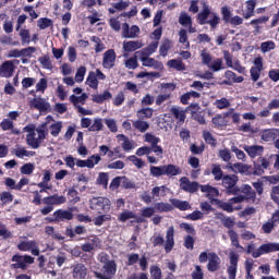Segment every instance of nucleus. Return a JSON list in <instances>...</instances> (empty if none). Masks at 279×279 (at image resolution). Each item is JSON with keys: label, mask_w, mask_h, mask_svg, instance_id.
Masks as SVG:
<instances>
[{"label": "nucleus", "mask_w": 279, "mask_h": 279, "mask_svg": "<svg viewBox=\"0 0 279 279\" xmlns=\"http://www.w3.org/2000/svg\"><path fill=\"white\" fill-rule=\"evenodd\" d=\"M230 114H232V111H227L222 114H217L216 117H214L211 119V123L215 125V128H225L226 125H228V117H230Z\"/></svg>", "instance_id": "obj_22"}, {"label": "nucleus", "mask_w": 279, "mask_h": 279, "mask_svg": "<svg viewBox=\"0 0 279 279\" xmlns=\"http://www.w3.org/2000/svg\"><path fill=\"white\" fill-rule=\"evenodd\" d=\"M187 221H199V219H204V214L199 210H194L192 214H189L184 217Z\"/></svg>", "instance_id": "obj_54"}, {"label": "nucleus", "mask_w": 279, "mask_h": 279, "mask_svg": "<svg viewBox=\"0 0 279 279\" xmlns=\"http://www.w3.org/2000/svg\"><path fill=\"white\" fill-rule=\"evenodd\" d=\"M181 173L182 168L172 163L150 167V175H153V178H160L162 175L175 178V175H181Z\"/></svg>", "instance_id": "obj_4"}, {"label": "nucleus", "mask_w": 279, "mask_h": 279, "mask_svg": "<svg viewBox=\"0 0 279 279\" xmlns=\"http://www.w3.org/2000/svg\"><path fill=\"white\" fill-rule=\"evenodd\" d=\"M234 219L227 217L223 221H222V226L225 228H228L227 234L231 241V245L233 247H235L236 250H240L241 252H245V247H243V245H241V243L239 242V233H236V231H234L232 228H234Z\"/></svg>", "instance_id": "obj_7"}, {"label": "nucleus", "mask_w": 279, "mask_h": 279, "mask_svg": "<svg viewBox=\"0 0 279 279\" xmlns=\"http://www.w3.org/2000/svg\"><path fill=\"white\" fill-rule=\"evenodd\" d=\"M14 69V61H4L0 66V77H12Z\"/></svg>", "instance_id": "obj_20"}, {"label": "nucleus", "mask_w": 279, "mask_h": 279, "mask_svg": "<svg viewBox=\"0 0 279 279\" xmlns=\"http://www.w3.org/2000/svg\"><path fill=\"white\" fill-rule=\"evenodd\" d=\"M114 62H117V52L114 49H109L104 53L102 58V66L110 71V69H114Z\"/></svg>", "instance_id": "obj_16"}, {"label": "nucleus", "mask_w": 279, "mask_h": 279, "mask_svg": "<svg viewBox=\"0 0 279 279\" xmlns=\"http://www.w3.org/2000/svg\"><path fill=\"white\" fill-rule=\"evenodd\" d=\"M183 245L186 250H194L195 248V238L189 234L184 238Z\"/></svg>", "instance_id": "obj_59"}, {"label": "nucleus", "mask_w": 279, "mask_h": 279, "mask_svg": "<svg viewBox=\"0 0 279 279\" xmlns=\"http://www.w3.org/2000/svg\"><path fill=\"white\" fill-rule=\"evenodd\" d=\"M208 264H207V269L208 271L215 272L219 270V266L221 265V258H219V255L217 253L211 252L208 253Z\"/></svg>", "instance_id": "obj_18"}, {"label": "nucleus", "mask_w": 279, "mask_h": 279, "mask_svg": "<svg viewBox=\"0 0 279 279\" xmlns=\"http://www.w3.org/2000/svg\"><path fill=\"white\" fill-rule=\"evenodd\" d=\"M155 213H171L173 210V206L169 203H156L155 204Z\"/></svg>", "instance_id": "obj_35"}, {"label": "nucleus", "mask_w": 279, "mask_h": 279, "mask_svg": "<svg viewBox=\"0 0 279 279\" xmlns=\"http://www.w3.org/2000/svg\"><path fill=\"white\" fill-rule=\"evenodd\" d=\"M32 106L36 110H39V112H47L49 108H51V105L49 102H46L43 98H34L32 100Z\"/></svg>", "instance_id": "obj_25"}, {"label": "nucleus", "mask_w": 279, "mask_h": 279, "mask_svg": "<svg viewBox=\"0 0 279 279\" xmlns=\"http://www.w3.org/2000/svg\"><path fill=\"white\" fill-rule=\"evenodd\" d=\"M240 194L243 193L246 197V199H254L256 197V193L252 190V187L247 184L242 185L239 187Z\"/></svg>", "instance_id": "obj_39"}, {"label": "nucleus", "mask_w": 279, "mask_h": 279, "mask_svg": "<svg viewBox=\"0 0 279 279\" xmlns=\"http://www.w3.org/2000/svg\"><path fill=\"white\" fill-rule=\"evenodd\" d=\"M38 27L39 29H47L48 27H51L53 25V21L49 17H41L38 20Z\"/></svg>", "instance_id": "obj_56"}, {"label": "nucleus", "mask_w": 279, "mask_h": 279, "mask_svg": "<svg viewBox=\"0 0 279 279\" xmlns=\"http://www.w3.org/2000/svg\"><path fill=\"white\" fill-rule=\"evenodd\" d=\"M112 219V216L110 215H100L94 219V225L101 227L106 221H110Z\"/></svg>", "instance_id": "obj_58"}, {"label": "nucleus", "mask_w": 279, "mask_h": 279, "mask_svg": "<svg viewBox=\"0 0 279 279\" xmlns=\"http://www.w3.org/2000/svg\"><path fill=\"white\" fill-rule=\"evenodd\" d=\"M203 138L207 145H210V147H217V138L213 136L210 131H203Z\"/></svg>", "instance_id": "obj_42"}, {"label": "nucleus", "mask_w": 279, "mask_h": 279, "mask_svg": "<svg viewBox=\"0 0 279 279\" xmlns=\"http://www.w3.org/2000/svg\"><path fill=\"white\" fill-rule=\"evenodd\" d=\"M43 204H45L46 207L40 209V214L47 216L49 213H53V206H62V204H66V197L53 194L44 197Z\"/></svg>", "instance_id": "obj_6"}, {"label": "nucleus", "mask_w": 279, "mask_h": 279, "mask_svg": "<svg viewBox=\"0 0 279 279\" xmlns=\"http://www.w3.org/2000/svg\"><path fill=\"white\" fill-rule=\"evenodd\" d=\"M20 38L22 40V45H29V43H32V36H29V29L22 28L20 31Z\"/></svg>", "instance_id": "obj_51"}, {"label": "nucleus", "mask_w": 279, "mask_h": 279, "mask_svg": "<svg viewBox=\"0 0 279 279\" xmlns=\"http://www.w3.org/2000/svg\"><path fill=\"white\" fill-rule=\"evenodd\" d=\"M87 99H88V95L86 93H83L81 96H75V95L70 96L71 104H73V106L77 108V112H80V114H84V117H88L93 114L92 110H86L82 106H78V104H84V101H86Z\"/></svg>", "instance_id": "obj_12"}, {"label": "nucleus", "mask_w": 279, "mask_h": 279, "mask_svg": "<svg viewBox=\"0 0 279 279\" xmlns=\"http://www.w3.org/2000/svg\"><path fill=\"white\" fill-rule=\"evenodd\" d=\"M68 197H70V204H77L78 202H82L80 193L77 192V190H75V187L69 189Z\"/></svg>", "instance_id": "obj_43"}, {"label": "nucleus", "mask_w": 279, "mask_h": 279, "mask_svg": "<svg viewBox=\"0 0 279 279\" xmlns=\"http://www.w3.org/2000/svg\"><path fill=\"white\" fill-rule=\"evenodd\" d=\"M202 63L206 66H210V63L213 62V56L209 54L206 50H203L201 52Z\"/></svg>", "instance_id": "obj_64"}, {"label": "nucleus", "mask_w": 279, "mask_h": 279, "mask_svg": "<svg viewBox=\"0 0 279 279\" xmlns=\"http://www.w3.org/2000/svg\"><path fill=\"white\" fill-rule=\"evenodd\" d=\"M271 252H279V243H265L253 252V258H260L264 254H271Z\"/></svg>", "instance_id": "obj_13"}, {"label": "nucleus", "mask_w": 279, "mask_h": 279, "mask_svg": "<svg viewBox=\"0 0 279 279\" xmlns=\"http://www.w3.org/2000/svg\"><path fill=\"white\" fill-rule=\"evenodd\" d=\"M141 34V28L137 25L130 27V24L123 23L122 25V36L123 38H136Z\"/></svg>", "instance_id": "obj_17"}, {"label": "nucleus", "mask_w": 279, "mask_h": 279, "mask_svg": "<svg viewBox=\"0 0 279 279\" xmlns=\"http://www.w3.org/2000/svg\"><path fill=\"white\" fill-rule=\"evenodd\" d=\"M170 202L172 206H174V208H178L179 210H191V204L187 201L171 198Z\"/></svg>", "instance_id": "obj_29"}, {"label": "nucleus", "mask_w": 279, "mask_h": 279, "mask_svg": "<svg viewBox=\"0 0 279 279\" xmlns=\"http://www.w3.org/2000/svg\"><path fill=\"white\" fill-rule=\"evenodd\" d=\"M137 117L142 121L145 119H151L154 117V109L153 108H143L137 111Z\"/></svg>", "instance_id": "obj_41"}, {"label": "nucleus", "mask_w": 279, "mask_h": 279, "mask_svg": "<svg viewBox=\"0 0 279 279\" xmlns=\"http://www.w3.org/2000/svg\"><path fill=\"white\" fill-rule=\"evenodd\" d=\"M134 217H136V214H134V211L125 210L118 216V221H120L121 223H125V221L134 219Z\"/></svg>", "instance_id": "obj_48"}, {"label": "nucleus", "mask_w": 279, "mask_h": 279, "mask_svg": "<svg viewBox=\"0 0 279 279\" xmlns=\"http://www.w3.org/2000/svg\"><path fill=\"white\" fill-rule=\"evenodd\" d=\"M33 247H36L35 241L21 242L17 244V250H20V252H29Z\"/></svg>", "instance_id": "obj_49"}, {"label": "nucleus", "mask_w": 279, "mask_h": 279, "mask_svg": "<svg viewBox=\"0 0 279 279\" xmlns=\"http://www.w3.org/2000/svg\"><path fill=\"white\" fill-rule=\"evenodd\" d=\"M24 132H28L26 135V143L32 149H38L40 147V141L36 140V126L27 125L24 128Z\"/></svg>", "instance_id": "obj_14"}, {"label": "nucleus", "mask_w": 279, "mask_h": 279, "mask_svg": "<svg viewBox=\"0 0 279 279\" xmlns=\"http://www.w3.org/2000/svg\"><path fill=\"white\" fill-rule=\"evenodd\" d=\"M108 99H112V94L108 90L93 97L94 104H104V101H108Z\"/></svg>", "instance_id": "obj_38"}, {"label": "nucleus", "mask_w": 279, "mask_h": 279, "mask_svg": "<svg viewBox=\"0 0 279 279\" xmlns=\"http://www.w3.org/2000/svg\"><path fill=\"white\" fill-rule=\"evenodd\" d=\"M230 266L228 267L229 279H236V267H239V254L231 251L229 254Z\"/></svg>", "instance_id": "obj_15"}, {"label": "nucleus", "mask_w": 279, "mask_h": 279, "mask_svg": "<svg viewBox=\"0 0 279 279\" xmlns=\"http://www.w3.org/2000/svg\"><path fill=\"white\" fill-rule=\"evenodd\" d=\"M38 62H40L44 69H48L49 71L53 69V64L51 63V59L49 58V56L39 57Z\"/></svg>", "instance_id": "obj_53"}, {"label": "nucleus", "mask_w": 279, "mask_h": 279, "mask_svg": "<svg viewBox=\"0 0 279 279\" xmlns=\"http://www.w3.org/2000/svg\"><path fill=\"white\" fill-rule=\"evenodd\" d=\"M145 143H149L150 147H153L154 145H158V143H160V137H156V135L151 133H146Z\"/></svg>", "instance_id": "obj_62"}, {"label": "nucleus", "mask_w": 279, "mask_h": 279, "mask_svg": "<svg viewBox=\"0 0 279 279\" xmlns=\"http://www.w3.org/2000/svg\"><path fill=\"white\" fill-rule=\"evenodd\" d=\"M169 99H171V92L160 94L156 98V106H162L165 101H169Z\"/></svg>", "instance_id": "obj_61"}, {"label": "nucleus", "mask_w": 279, "mask_h": 279, "mask_svg": "<svg viewBox=\"0 0 279 279\" xmlns=\"http://www.w3.org/2000/svg\"><path fill=\"white\" fill-rule=\"evenodd\" d=\"M202 193H207L208 197H219V190L210 185H202Z\"/></svg>", "instance_id": "obj_37"}, {"label": "nucleus", "mask_w": 279, "mask_h": 279, "mask_svg": "<svg viewBox=\"0 0 279 279\" xmlns=\"http://www.w3.org/2000/svg\"><path fill=\"white\" fill-rule=\"evenodd\" d=\"M258 161L260 163H254L253 165V173L254 175H263L265 173V169H269V160L265 157H259Z\"/></svg>", "instance_id": "obj_21"}, {"label": "nucleus", "mask_w": 279, "mask_h": 279, "mask_svg": "<svg viewBox=\"0 0 279 279\" xmlns=\"http://www.w3.org/2000/svg\"><path fill=\"white\" fill-rule=\"evenodd\" d=\"M225 77L226 80H229L231 84H242V82L245 80L243 76H236V73L230 70L225 72Z\"/></svg>", "instance_id": "obj_32"}, {"label": "nucleus", "mask_w": 279, "mask_h": 279, "mask_svg": "<svg viewBox=\"0 0 279 279\" xmlns=\"http://www.w3.org/2000/svg\"><path fill=\"white\" fill-rule=\"evenodd\" d=\"M211 174L214 175V180H216V182L223 180V177L226 175L223 174V170H221V166L217 163L211 165Z\"/></svg>", "instance_id": "obj_33"}, {"label": "nucleus", "mask_w": 279, "mask_h": 279, "mask_svg": "<svg viewBox=\"0 0 279 279\" xmlns=\"http://www.w3.org/2000/svg\"><path fill=\"white\" fill-rule=\"evenodd\" d=\"M158 49V41H151L146 48L143 50L136 51L140 56H151V53H156Z\"/></svg>", "instance_id": "obj_31"}, {"label": "nucleus", "mask_w": 279, "mask_h": 279, "mask_svg": "<svg viewBox=\"0 0 279 279\" xmlns=\"http://www.w3.org/2000/svg\"><path fill=\"white\" fill-rule=\"evenodd\" d=\"M196 21L198 25H209L211 29H217L219 23H221V17L216 12H211L209 5L204 4L196 16Z\"/></svg>", "instance_id": "obj_3"}, {"label": "nucleus", "mask_w": 279, "mask_h": 279, "mask_svg": "<svg viewBox=\"0 0 279 279\" xmlns=\"http://www.w3.org/2000/svg\"><path fill=\"white\" fill-rule=\"evenodd\" d=\"M0 201L2 204H12V202H14V195L10 192H2L0 194Z\"/></svg>", "instance_id": "obj_60"}, {"label": "nucleus", "mask_w": 279, "mask_h": 279, "mask_svg": "<svg viewBox=\"0 0 279 279\" xmlns=\"http://www.w3.org/2000/svg\"><path fill=\"white\" fill-rule=\"evenodd\" d=\"M167 66H169V69H174L175 71H186V65L184 64V62L178 59L169 60L167 62Z\"/></svg>", "instance_id": "obj_30"}, {"label": "nucleus", "mask_w": 279, "mask_h": 279, "mask_svg": "<svg viewBox=\"0 0 279 279\" xmlns=\"http://www.w3.org/2000/svg\"><path fill=\"white\" fill-rule=\"evenodd\" d=\"M72 276L75 279H86V276H88V268L82 263L75 264L73 266Z\"/></svg>", "instance_id": "obj_19"}, {"label": "nucleus", "mask_w": 279, "mask_h": 279, "mask_svg": "<svg viewBox=\"0 0 279 279\" xmlns=\"http://www.w3.org/2000/svg\"><path fill=\"white\" fill-rule=\"evenodd\" d=\"M50 134L51 136H59L60 132H62V122H57L50 125Z\"/></svg>", "instance_id": "obj_63"}, {"label": "nucleus", "mask_w": 279, "mask_h": 279, "mask_svg": "<svg viewBox=\"0 0 279 279\" xmlns=\"http://www.w3.org/2000/svg\"><path fill=\"white\" fill-rule=\"evenodd\" d=\"M101 130H104V122L101 121V119L97 118L89 126V132H101Z\"/></svg>", "instance_id": "obj_57"}, {"label": "nucleus", "mask_w": 279, "mask_h": 279, "mask_svg": "<svg viewBox=\"0 0 279 279\" xmlns=\"http://www.w3.org/2000/svg\"><path fill=\"white\" fill-rule=\"evenodd\" d=\"M138 56L141 57V53H134L133 57L129 58L124 64H125V69H138Z\"/></svg>", "instance_id": "obj_36"}, {"label": "nucleus", "mask_w": 279, "mask_h": 279, "mask_svg": "<svg viewBox=\"0 0 279 279\" xmlns=\"http://www.w3.org/2000/svg\"><path fill=\"white\" fill-rule=\"evenodd\" d=\"M173 47V41L171 39L167 38L163 39L160 47H159V56L162 58H167L169 56V50Z\"/></svg>", "instance_id": "obj_28"}, {"label": "nucleus", "mask_w": 279, "mask_h": 279, "mask_svg": "<svg viewBox=\"0 0 279 279\" xmlns=\"http://www.w3.org/2000/svg\"><path fill=\"white\" fill-rule=\"evenodd\" d=\"M86 82L89 88H94L95 90H97V88L99 87V81L97 80V75L93 71L88 73Z\"/></svg>", "instance_id": "obj_40"}, {"label": "nucleus", "mask_w": 279, "mask_h": 279, "mask_svg": "<svg viewBox=\"0 0 279 279\" xmlns=\"http://www.w3.org/2000/svg\"><path fill=\"white\" fill-rule=\"evenodd\" d=\"M111 203L108 197H93L89 199V207L92 210L98 211V215H104V213H110Z\"/></svg>", "instance_id": "obj_8"}, {"label": "nucleus", "mask_w": 279, "mask_h": 279, "mask_svg": "<svg viewBox=\"0 0 279 279\" xmlns=\"http://www.w3.org/2000/svg\"><path fill=\"white\" fill-rule=\"evenodd\" d=\"M73 219V211L66 209H57L52 217L46 218L48 223H60L61 221H71Z\"/></svg>", "instance_id": "obj_10"}, {"label": "nucleus", "mask_w": 279, "mask_h": 279, "mask_svg": "<svg viewBox=\"0 0 279 279\" xmlns=\"http://www.w3.org/2000/svg\"><path fill=\"white\" fill-rule=\"evenodd\" d=\"M65 236L69 239H75V234H86V227L84 226H76L74 230L72 228H66L64 232Z\"/></svg>", "instance_id": "obj_27"}, {"label": "nucleus", "mask_w": 279, "mask_h": 279, "mask_svg": "<svg viewBox=\"0 0 279 279\" xmlns=\"http://www.w3.org/2000/svg\"><path fill=\"white\" fill-rule=\"evenodd\" d=\"M12 264L11 267L12 269H27V265H34V257H32L31 255H19L15 254L12 256L11 258Z\"/></svg>", "instance_id": "obj_9"}, {"label": "nucleus", "mask_w": 279, "mask_h": 279, "mask_svg": "<svg viewBox=\"0 0 279 279\" xmlns=\"http://www.w3.org/2000/svg\"><path fill=\"white\" fill-rule=\"evenodd\" d=\"M254 10H256V1H246V12L243 14V19H252L254 16Z\"/></svg>", "instance_id": "obj_34"}, {"label": "nucleus", "mask_w": 279, "mask_h": 279, "mask_svg": "<svg viewBox=\"0 0 279 279\" xmlns=\"http://www.w3.org/2000/svg\"><path fill=\"white\" fill-rule=\"evenodd\" d=\"M101 157L99 155H93L87 160H85V167L87 169H95V165H99Z\"/></svg>", "instance_id": "obj_46"}, {"label": "nucleus", "mask_w": 279, "mask_h": 279, "mask_svg": "<svg viewBox=\"0 0 279 279\" xmlns=\"http://www.w3.org/2000/svg\"><path fill=\"white\" fill-rule=\"evenodd\" d=\"M179 182L180 190L184 191V193H190V195H194V193H197L202 189V185L197 181H191L187 177H182Z\"/></svg>", "instance_id": "obj_11"}, {"label": "nucleus", "mask_w": 279, "mask_h": 279, "mask_svg": "<svg viewBox=\"0 0 279 279\" xmlns=\"http://www.w3.org/2000/svg\"><path fill=\"white\" fill-rule=\"evenodd\" d=\"M126 160L132 162L137 169H143V167H145V161L143 159L136 157V155L129 156L126 158Z\"/></svg>", "instance_id": "obj_50"}, {"label": "nucleus", "mask_w": 279, "mask_h": 279, "mask_svg": "<svg viewBox=\"0 0 279 279\" xmlns=\"http://www.w3.org/2000/svg\"><path fill=\"white\" fill-rule=\"evenodd\" d=\"M215 106L218 108V110H226V108H230V100H228L226 97L217 99L215 101Z\"/></svg>", "instance_id": "obj_55"}, {"label": "nucleus", "mask_w": 279, "mask_h": 279, "mask_svg": "<svg viewBox=\"0 0 279 279\" xmlns=\"http://www.w3.org/2000/svg\"><path fill=\"white\" fill-rule=\"evenodd\" d=\"M216 204L218 208H221V210H225V213H234V207L232 206V203H226L221 201H216Z\"/></svg>", "instance_id": "obj_52"}, {"label": "nucleus", "mask_w": 279, "mask_h": 279, "mask_svg": "<svg viewBox=\"0 0 279 279\" xmlns=\"http://www.w3.org/2000/svg\"><path fill=\"white\" fill-rule=\"evenodd\" d=\"M153 246L154 247H162L166 254H171L173 247H175V229L173 226L169 227L166 231V241L161 234L153 236Z\"/></svg>", "instance_id": "obj_2"}, {"label": "nucleus", "mask_w": 279, "mask_h": 279, "mask_svg": "<svg viewBox=\"0 0 279 279\" xmlns=\"http://www.w3.org/2000/svg\"><path fill=\"white\" fill-rule=\"evenodd\" d=\"M141 48H143V43L141 40H131L123 43V51H125L126 53H132Z\"/></svg>", "instance_id": "obj_24"}, {"label": "nucleus", "mask_w": 279, "mask_h": 279, "mask_svg": "<svg viewBox=\"0 0 279 279\" xmlns=\"http://www.w3.org/2000/svg\"><path fill=\"white\" fill-rule=\"evenodd\" d=\"M140 59L141 62H143V66H156V64H158V61H156V59L154 58H149V56H145V54H140Z\"/></svg>", "instance_id": "obj_47"}, {"label": "nucleus", "mask_w": 279, "mask_h": 279, "mask_svg": "<svg viewBox=\"0 0 279 279\" xmlns=\"http://www.w3.org/2000/svg\"><path fill=\"white\" fill-rule=\"evenodd\" d=\"M244 151L248 154L250 158H256L257 156L263 155V151H265V147L258 145L245 146Z\"/></svg>", "instance_id": "obj_26"}, {"label": "nucleus", "mask_w": 279, "mask_h": 279, "mask_svg": "<svg viewBox=\"0 0 279 279\" xmlns=\"http://www.w3.org/2000/svg\"><path fill=\"white\" fill-rule=\"evenodd\" d=\"M133 128L144 134V132L149 130V124L143 120H136L133 122Z\"/></svg>", "instance_id": "obj_44"}, {"label": "nucleus", "mask_w": 279, "mask_h": 279, "mask_svg": "<svg viewBox=\"0 0 279 279\" xmlns=\"http://www.w3.org/2000/svg\"><path fill=\"white\" fill-rule=\"evenodd\" d=\"M98 260L102 265V272L95 271V278L98 279H113L117 276V262L110 259L108 253H100L98 255Z\"/></svg>", "instance_id": "obj_1"}, {"label": "nucleus", "mask_w": 279, "mask_h": 279, "mask_svg": "<svg viewBox=\"0 0 279 279\" xmlns=\"http://www.w3.org/2000/svg\"><path fill=\"white\" fill-rule=\"evenodd\" d=\"M236 184H239V175L236 174H226L221 180L226 195H241V190Z\"/></svg>", "instance_id": "obj_5"}, {"label": "nucleus", "mask_w": 279, "mask_h": 279, "mask_svg": "<svg viewBox=\"0 0 279 279\" xmlns=\"http://www.w3.org/2000/svg\"><path fill=\"white\" fill-rule=\"evenodd\" d=\"M179 23L180 25H182L183 27H186L189 25H193V19H191V16L189 15V13L186 12H181L180 16H179Z\"/></svg>", "instance_id": "obj_45"}, {"label": "nucleus", "mask_w": 279, "mask_h": 279, "mask_svg": "<svg viewBox=\"0 0 279 279\" xmlns=\"http://www.w3.org/2000/svg\"><path fill=\"white\" fill-rule=\"evenodd\" d=\"M170 114L178 121V123H184V121H186V110L180 107L170 108Z\"/></svg>", "instance_id": "obj_23"}]
</instances>
